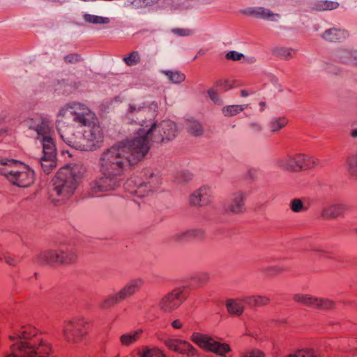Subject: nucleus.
<instances>
[{
  "label": "nucleus",
  "instance_id": "nucleus-1",
  "mask_svg": "<svg viewBox=\"0 0 357 357\" xmlns=\"http://www.w3.org/2000/svg\"><path fill=\"white\" fill-rule=\"evenodd\" d=\"M157 102H130L125 118L138 128L135 135L118 142L102 152L98 165L101 176L89 183L90 197L116 190L121 185V177L131 167L143 160L154 143L169 141L176 136V126L172 121L158 123Z\"/></svg>",
  "mask_w": 357,
  "mask_h": 357
},
{
  "label": "nucleus",
  "instance_id": "nucleus-2",
  "mask_svg": "<svg viewBox=\"0 0 357 357\" xmlns=\"http://www.w3.org/2000/svg\"><path fill=\"white\" fill-rule=\"evenodd\" d=\"M56 128L66 144L81 151L96 149L103 139L96 114L84 103L71 102L61 107L57 114Z\"/></svg>",
  "mask_w": 357,
  "mask_h": 357
},
{
  "label": "nucleus",
  "instance_id": "nucleus-3",
  "mask_svg": "<svg viewBox=\"0 0 357 357\" xmlns=\"http://www.w3.org/2000/svg\"><path fill=\"white\" fill-rule=\"evenodd\" d=\"M9 340L10 352L4 357H53L52 344L32 326L14 328Z\"/></svg>",
  "mask_w": 357,
  "mask_h": 357
},
{
  "label": "nucleus",
  "instance_id": "nucleus-4",
  "mask_svg": "<svg viewBox=\"0 0 357 357\" xmlns=\"http://www.w3.org/2000/svg\"><path fill=\"white\" fill-rule=\"evenodd\" d=\"M27 126L37 133V139L43 146V155L38 162L43 172L48 174L56 167V149L51 137V128L48 122L41 117L31 119Z\"/></svg>",
  "mask_w": 357,
  "mask_h": 357
},
{
  "label": "nucleus",
  "instance_id": "nucleus-5",
  "mask_svg": "<svg viewBox=\"0 0 357 357\" xmlns=\"http://www.w3.org/2000/svg\"><path fill=\"white\" fill-rule=\"evenodd\" d=\"M82 163H75L61 168L53 178L52 195L58 197L57 201H65L73 196L79 181L86 172Z\"/></svg>",
  "mask_w": 357,
  "mask_h": 357
},
{
  "label": "nucleus",
  "instance_id": "nucleus-6",
  "mask_svg": "<svg viewBox=\"0 0 357 357\" xmlns=\"http://www.w3.org/2000/svg\"><path fill=\"white\" fill-rule=\"evenodd\" d=\"M0 174L21 188L29 187L34 181V172L16 160L0 158Z\"/></svg>",
  "mask_w": 357,
  "mask_h": 357
},
{
  "label": "nucleus",
  "instance_id": "nucleus-7",
  "mask_svg": "<svg viewBox=\"0 0 357 357\" xmlns=\"http://www.w3.org/2000/svg\"><path fill=\"white\" fill-rule=\"evenodd\" d=\"M162 183L160 172L154 169L146 168L143 169L138 177L127 181V185H134L135 188L130 192L137 197H142L156 191Z\"/></svg>",
  "mask_w": 357,
  "mask_h": 357
},
{
  "label": "nucleus",
  "instance_id": "nucleus-8",
  "mask_svg": "<svg viewBox=\"0 0 357 357\" xmlns=\"http://www.w3.org/2000/svg\"><path fill=\"white\" fill-rule=\"evenodd\" d=\"M88 321L82 318H73L66 322L63 329L65 339L72 343L80 342L87 333Z\"/></svg>",
  "mask_w": 357,
  "mask_h": 357
},
{
  "label": "nucleus",
  "instance_id": "nucleus-9",
  "mask_svg": "<svg viewBox=\"0 0 357 357\" xmlns=\"http://www.w3.org/2000/svg\"><path fill=\"white\" fill-rule=\"evenodd\" d=\"M188 289V286L179 287L162 296L158 303L159 308L166 313L177 309L186 299Z\"/></svg>",
  "mask_w": 357,
  "mask_h": 357
},
{
  "label": "nucleus",
  "instance_id": "nucleus-10",
  "mask_svg": "<svg viewBox=\"0 0 357 357\" xmlns=\"http://www.w3.org/2000/svg\"><path fill=\"white\" fill-rule=\"evenodd\" d=\"M190 340L200 348L213 351L220 356L225 355L229 351L228 344H221L205 334L194 332L190 337Z\"/></svg>",
  "mask_w": 357,
  "mask_h": 357
},
{
  "label": "nucleus",
  "instance_id": "nucleus-11",
  "mask_svg": "<svg viewBox=\"0 0 357 357\" xmlns=\"http://www.w3.org/2000/svg\"><path fill=\"white\" fill-rule=\"evenodd\" d=\"M293 300L307 307L319 310L333 309L335 306L334 302L331 300L318 298L310 294H296L293 296Z\"/></svg>",
  "mask_w": 357,
  "mask_h": 357
},
{
  "label": "nucleus",
  "instance_id": "nucleus-12",
  "mask_svg": "<svg viewBox=\"0 0 357 357\" xmlns=\"http://www.w3.org/2000/svg\"><path fill=\"white\" fill-rule=\"evenodd\" d=\"M248 193L245 190H238L232 192L228 202L225 205V211L229 213L239 215L246 211L245 201Z\"/></svg>",
  "mask_w": 357,
  "mask_h": 357
},
{
  "label": "nucleus",
  "instance_id": "nucleus-13",
  "mask_svg": "<svg viewBox=\"0 0 357 357\" xmlns=\"http://www.w3.org/2000/svg\"><path fill=\"white\" fill-rule=\"evenodd\" d=\"M213 192L211 188L202 186L194 191L189 197V204L195 207L208 206L212 202Z\"/></svg>",
  "mask_w": 357,
  "mask_h": 357
},
{
  "label": "nucleus",
  "instance_id": "nucleus-14",
  "mask_svg": "<svg viewBox=\"0 0 357 357\" xmlns=\"http://www.w3.org/2000/svg\"><path fill=\"white\" fill-rule=\"evenodd\" d=\"M206 232L201 227H192L180 230L172 236V239L176 243H182L192 240H202L205 238Z\"/></svg>",
  "mask_w": 357,
  "mask_h": 357
},
{
  "label": "nucleus",
  "instance_id": "nucleus-15",
  "mask_svg": "<svg viewBox=\"0 0 357 357\" xmlns=\"http://www.w3.org/2000/svg\"><path fill=\"white\" fill-rule=\"evenodd\" d=\"M241 13L247 16L272 22H276L280 18V14L275 13L264 7H248Z\"/></svg>",
  "mask_w": 357,
  "mask_h": 357
},
{
  "label": "nucleus",
  "instance_id": "nucleus-16",
  "mask_svg": "<svg viewBox=\"0 0 357 357\" xmlns=\"http://www.w3.org/2000/svg\"><path fill=\"white\" fill-rule=\"evenodd\" d=\"M144 284V280L141 278H133L129 280L125 285L116 292L121 301L135 295L139 291Z\"/></svg>",
  "mask_w": 357,
  "mask_h": 357
},
{
  "label": "nucleus",
  "instance_id": "nucleus-17",
  "mask_svg": "<svg viewBox=\"0 0 357 357\" xmlns=\"http://www.w3.org/2000/svg\"><path fill=\"white\" fill-rule=\"evenodd\" d=\"M320 37L328 43H341L349 37V33L345 29L333 27L326 29Z\"/></svg>",
  "mask_w": 357,
  "mask_h": 357
},
{
  "label": "nucleus",
  "instance_id": "nucleus-18",
  "mask_svg": "<svg viewBox=\"0 0 357 357\" xmlns=\"http://www.w3.org/2000/svg\"><path fill=\"white\" fill-rule=\"evenodd\" d=\"M346 208V205L340 202L328 203L323 206L321 217L327 220L335 219L340 216Z\"/></svg>",
  "mask_w": 357,
  "mask_h": 357
},
{
  "label": "nucleus",
  "instance_id": "nucleus-19",
  "mask_svg": "<svg viewBox=\"0 0 357 357\" xmlns=\"http://www.w3.org/2000/svg\"><path fill=\"white\" fill-rule=\"evenodd\" d=\"M356 56L357 50L349 48H338L333 54L335 61L351 66H353Z\"/></svg>",
  "mask_w": 357,
  "mask_h": 357
},
{
  "label": "nucleus",
  "instance_id": "nucleus-20",
  "mask_svg": "<svg viewBox=\"0 0 357 357\" xmlns=\"http://www.w3.org/2000/svg\"><path fill=\"white\" fill-rule=\"evenodd\" d=\"M57 257L56 250H43L36 255L34 259V263L38 265L53 266L57 264Z\"/></svg>",
  "mask_w": 357,
  "mask_h": 357
},
{
  "label": "nucleus",
  "instance_id": "nucleus-21",
  "mask_svg": "<svg viewBox=\"0 0 357 357\" xmlns=\"http://www.w3.org/2000/svg\"><path fill=\"white\" fill-rule=\"evenodd\" d=\"M245 305L244 296L242 298H229L227 300L225 303L227 312L237 317L241 316L243 313Z\"/></svg>",
  "mask_w": 357,
  "mask_h": 357
},
{
  "label": "nucleus",
  "instance_id": "nucleus-22",
  "mask_svg": "<svg viewBox=\"0 0 357 357\" xmlns=\"http://www.w3.org/2000/svg\"><path fill=\"white\" fill-rule=\"evenodd\" d=\"M296 172L305 169L314 167L318 163V160L316 158L302 153L296 154Z\"/></svg>",
  "mask_w": 357,
  "mask_h": 357
},
{
  "label": "nucleus",
  "instance_id": "nucleus-23",
  "mask_svg": "<svg viewBox=\"0 0 357 357\" xmlns=\"http://www.w3.org/2000/svg\"><path fill=\"white\" fill-rule=\"evenodd\" d=\"M276 165L288 172H296V154L287 155L277 159Z\"/></svg>",
  "mask_w": 357,
  "mask_h": 357
},
{
  "label": "nucleus",
  "instance_id": "nucleus-24",
  "mask_svg": "<svg viewBox=\"0 0 357 357\" xmlns=\"http://www.w3.org/2000/svg\"><path fill=\"white\" fill-rule=\"evenodd\" d=\"M142 332V329H137L122 334L119 337L121 344L124 347L132 345L140 338Z\"/></svg>",
  "mask_w": 357,
  "mask_h": 357
},
{
  "label": "nucleus",
  "instance_id": "nucleus-25",
  "mask_svg": "<svg viewBox=\"0 0 357 357\" xmlns=\"http://www.w3.org/2000/svg\"><path fill=\"white\" fill-rule=\"evenodd\" d=\"M57 264H70L75 263L77 260V254L73 250H56Z\"/></svg>",
  "mask_w": 357,
  "mask_h": 357
},
{
  "label": "nucleus",
  "instance_id": "nucleus-26",
  "mask_svg": "<svg viewBox=\"0 0 357 357\" xmlns=\"http://www.w3.org/2000/svg\"><path fill=\"white\" fill-rule=\"evenodd\" d=\"M244 301L249 307L264 306L270 303L268 297L261 295L246 296H244Z\"/></svg>",
  "mask_w": 357,
  "mask_h": 357
},
{
  "label": "nucleus",
  "instance_id": "nucleus-27",
  "mask_svg": "<svg viewBox=\"0 0 357 357\" xmlns=\"http://www.w3.org/2000/svg\"><path fill=\"white\" fill-rule=\"evenodd\" d=\"M160 73L167 77L169 81L175 84L183 82L185 75L178 70H160Z\"/></svg>",
  "mask_w": 357,
  "mask_h": 357
},
{
  "label": "nucleus",
  "instance_id": "nucleus-28",
  "mask_svg": "<svg viewBox=\"0 0 357 357\" xmlns=\"http://www.w3.org/2000/svg\"><path fill=\"white\" fill-rule=\"evenodd\" d=\"M285 357H321V354L314 349L305 348L297 350L295 353L290 354Z\"/></svg>",
  "mask_w": 357,
  "mask_h": 357
},
{
  "label": "nucleus",
  "instance_id": "nucleus-29",
  "mask_svg": "<svg viewBox=\"0 0 357 357\" xmlns=\"http://www.w3.org/2000/svg\"><path fill=\"white\" fill-rule=\"evenodd\" d=\"M85 22L93 24H107L110 23V18L107 17H102L91 14L86 13L83 15Z\"/></svg>",
  "mask_w": 357,
  "mask_h": 357
},
{
  "label": "nucleus",
  "instance_id": "nucleus-30",
  "mask_svg": "<svg viewBox=\"0 0 357 357\" xmlns=\"http://www.w3.org/2000/svg\"><path fill=\"white\" fill-rule=\"evenodd\" d=\"M121 302V300L119 297L117 293L110 294L105 297L100 303L99 306L101 309L105 310L109 309L114 306L115 305Z\"/></svg>",
  "mask_w": 357,
  "mask_h": 357
},
{
  "label": "nucleus",
  "instance_id": "nucleus-31",
  "mask_svg": "<svg viewBox=\"0 0 357 357\" xmlns=\"http://www.w3.org/2000/svg\"><path fill=\"white\" fill-rule=\"evenodd\" d=\"M247 107L248 105H229L224 107L222 112L225 116H233L243 112Z\"/></svg>",
  "mask_w": 357,
  "mask_h": 357
},
{
  "label": "nucleus",
  "instance_id": "nucleus-32",
  "mask_svg": "<svg viewBox=\"0 0 357 357\" xmlns=\"http://www.w3.org/2000/svg\"><path fill=\"white\" fill-rule=\"evenodd\" d=\"M273 53L275 56L284 60L294 57L295 52L289 48L278 47L273 49Z\"/></svg>",
  "mask_w": 357,
  "mask_h": 357
},
{
  "label": "nucleus",
  "instance_id": "nucleus-33",
  "mask_svg": "<svg viewBox=\"0 0 357 357\" xmlns=\"http://www.w3.org/2000/svg\"><path fill=\"white\" fill-rule=\"evenodd\" d=\"M338 6L339 3L337 2L327 0L319 1L314 6L315 9L319 11L332 10L336 9Z\"/></svg>",
  "mask_w": 357,
  "mask_h": 357
},
{
  "label": "nucleus",
  "instance_id": "nucleus-34",
  "mask_svg": "<svg viewBox=\"0 0 357 357\" xmlns=\"http://www.w3.org/2000/svg\"><path fill=\"white\" fill-rule=\"evenodd\" d=\"M288 123L284 117H280L273 119L269 123L270 131L273 133L277 132L282 129Z\"/></svg>",
  "mask_w": 357,
  "mask_h": 357
},
{
  "label": "nucleus",
  "instance_id": "nucleus-35",
  "mask_svg": "<svg viewBox=\"0 0 357 357\" xmlns=\"http://www.w3.org/2000/svg\"><path fill=\"white\" fill-rule=\"evenodd\" d=\"M188 131L195 136H199L203 134L204 130L202 124L196 120H189L187 123Z\"/></svg>",
  "mask_w": 357,
  "mask_h": 357
},
{
  "label": "nucleus",
  "instance_id": "nucleus-36",
  "mask_svg": "<svg viewBox=\"0 0 357 357\" xmlns=\"http://www.w3.org/2000/svg\"><path fill=\"white\" fill-rule=\"evenodd\" d=\"M347 170L351 176L357 177V153L347 158Z\"/></svg>",
  "mask_w": 357,
  "mask_h": 357
},
{
  "label": "nucleus",
  "instance_id": "nucleus-37",
  "mask_svg": "<svg viewBox=\"0 0 357 357\" xmlns=\"http://www.w3.org/2000/svg\"><path fill=\"white\" fill-rule=\"evenodd\" d=\"M192 175L188 171H178L174 175V181L179 184L192 179Z\"/></svg>",
  "mask_w": 357,
  "mask_h": 357
},
{
  "label": "nucleus",
  "instance_id": "nucleus-38",
  "mask_svg": "<svg viewBox=\"0 0 357 357\" xmlns=\"http://www.w3.org/2000/svg\"><path fill=\"white\" fill-rule=\"evenodd\" d=\"M140 61L139 54L137 51L130 52L129 56L123 58V61L128 66H132L137 64Z\"/></svg>",
  "mask_w": 357,
  "mask_h": 357
},
{
  "label": "nucleus",
  "instance_id": "nucleus-39",
  "mask_svg": "<svg viewBox=\"0 0 357 357\" xmlns=\"http://www.w3.org/2000/svg\"><path fill=\"white\" fill-rule=\"evenodd\" d=\"M289 207L294 213H300L307 210V208L304 206L302 200L300 199H293L291 200Z\"/></svg>",
  "mask_w": 357,
  "mask_h": 357
},
{
  "label": "nucleus",
  "instance_id": "nucleus-40",
  "mask_svg": "<svg viewBox=\"0 0 357 357\" xmlns=\"http://www.w3.org/2000/svg\"><path fill=\"white\" fill-rule=\"evenodd\" d=\"M139 354V357H165V356L157 349H145Z\"/></svg>",
  "mask_w": 357,
  "mask_h": 357
},
{
  "label": "nucleus",
  "instance_id": "nucleus-41",
  "mask_svg": "<svg viewBox=\"0 0 357 357\" xmlns=\"http://www.w3.org/2000/svg\"><path fill=\"white\" fill-rule=\"evenodd\" d=\"M284 268L279 266H270L263 269V272L268 276H275L281 273Z\"/></svg>",
  "mask_w": 357,
  "mask_h": 357
},
{
  "label": "nucleus",
  "instance_id": "nucleus-42",
  "mask_svg": "<svg viewBox=\"0 0 357 357\" xmlns=\"http://www.w3.org/2000/svg\"><path fill=\"white\" fill-rule=\"evenodd\" d=\"M209 276L206 273H199L195 274L191 277L192 280L199 285H202L208 280Z\"/></svg>",
  "mask_w": 357,
  "mask_h": 357
},
{
  "label": "nucleus",
  "instance_id": "nucleus-43",
  "mask_svg": "<svg viewBox=\"0 0 357 357\" xmlns=\"http://www.w3.org/2000/svg\"><path fill=\"white\" fill-rule=\"evenodd\" d=\"M181 340L178 339H166L164 340L165 344L170 349L177 351L178 346L181 344Z\"/></svg>",
  "mask_w": 357,
  "mask_h": 357
},
{
  "label": "nucleus",
  "instance_id": "nucleus-44",
  "mask_svg": "<svg viewBox=\"0 0 357 357\" xmlns=\"http://www.w3.org/2000/svg\"><path fill=\"white\" fill-rule=\"evenodd\" d=\"M208 96L210 97L211 100L216 105H222V100L220 98L218 93L217 91H215L213 89H210L208 91Z\"/></svg>",
  "mask_w": 357,
  "mask_h": 357
},
{
  "label": "nucleus",
  "instance_id": "nucleus-45",
  "mask_svg": "<svg viewBox=\"0 0 357 357\" xmlns=\"http://www.w3.org/2000/svg\"><path fill=\"white\" fill-rule=\"evenodd\" d=\"M171 31L178 36H188L192 34V31L188 29L174 28Z\"/></svg>",
  "mask_w": 357,
  "mask_h": 357
},
{
  "label": "nucleus",
  "instance_id": "nucleus-46",
  "mask_svg": "<svg viewBox=\"0 0 357 357\" xmlns=\"http://www.w3.org/2000/svg\"><path fill=\"white\" fill-rule=\"evenodd\" d=\"M226 59L232 61H239L244 57V55L236 51H229L226 54Z\"/></svg>",
  "mask_w": 357,
  "mask_h": 357
},
{
  "label": "nucleus",
  "instance_id": "nucleus-47",
  "mask_svg": "<svg viewBox=\"0 0 357 357\" xmlns=\"http://www.w3.org/2000/svg\"><path fill=\"white\" fill-rule=\"evenodd\" d=\"M248 127L255 133H261L263 131V126L259 122L251 121L249 123Z\"/></svg>",
  "mask_w": 357,
  "mask_h": 357
},
{
  "label": "nucleus",
  "instance_id": "nucleus-48",
  "mask_svg": "<svg viewBox=\"0 0 357 357\" xmlns=\"http://www.w3.org/2000/svg\"><path fill=\"white\" fill-rule=\"evenodd\" d=\"M241 357H264V355L258 349H252L243 353Z\"/></svg>",
  "mask_w": 357,
  "mask_h": 357
},
{
  "label": "nucleus",
  "instance_id": "nucleus-49",
  "mask_svg": "<svg viewBox=\"0 0 357 357\" xmlns=\"http://www.w3.org/2000/svg\"><path fill=\"white\" fill-rule=\"evenodd\" d=\"M66 63H75L81 61V56L77 54H70L64 57Z\"/></svg>",
  "mask_w": 357,
  "mask_h": 357
},
{
  "label": "nucleus",
  "instance_id": "nucleus-50",
  "mask_svg": "<svg viewBox=\"0 0 357 357\" xmlns=\"http://www.w3.org/2000/svg\"><path fill=\"white\" fill-rule=\"evenodd\" d=\"M3 259L5 262L10 266H15L18 262L17 259L10 255H4Z\"/></svg>",
  "mask_w": 357,
  "mask_h": 357
},
{
  "label": "nucleus",
  "instance_id": "nucleus-51",
  "mask_svg": "<svg viewBox=\"0 0 357 357\" xmlns=\"http://www.w3.org/2000/svg\"><path fill=\"white\" fill-rule=\"evenodd\" d=\"M216 85L220 88L221 90L226 91L230 89L232 86L227 80H220L216 83Z\"/></svg>",
  "mask_w": 357,
  "mask_h": 357
},
{
  "label": "nucleus",
  "instance_id": "nucleus-52",
  "mask_svg": "<svg viewBox=\"0 0 357 357\" xmlns=\"http://www.w3.org/2000/svg\"><path fill=\"white\" fill-rule=\"evenodd\" d=\"M180 342H181V344L178 347L177 352L182 354H186L188 352V349H187L186 344H190V343L187 341L181 340Z\"/></svg>",
  "mask_w": 357,
  "mask_h": 357
},
{
  "label": "nucleus",
  "instance_id": "nucleus-53",
  "mask_svg": "<svg viewBox=\"0 0 357 357\" xmlns=\"http://www.w3.org/2000/svg\"><path fill=\"white\" fill-rule=\"evenodd\" d=\"M132 4V8L134 9H139L144 8V0H132L131 2Z\"/></svg>",
  "mask_w": 357,
  "mask_h": 357
},
{
  "label": "nucleus",
  "instance_id": "nucleus-54",
  "mask_svg": "<svg viewBox=\"0 0 357 357\" xmlns=\"http://www.w3.org/2000/svg\"><path fill=\"white\" fill-rule=\"evenodd\" d=\"M188 352L186 354L190 356H196L198 354V351L190 344H187Z\"/></svg>",
  "mask_w": 357,
  "mask_h": 357
},
{
  "label": "nucleus",
  "instance_id": "nucleus-55",
  "mask_svg": "<svg viewBox=\"0 0 357 357\" xmlns=\"http://www.w3.org/2000/svg\"><path fill=\"white\" fill-rule=\"evenodd\" d=\"M342 352H350L352 355H356L357 354V348H347L344 346H342L340 349Z\"/></svg>",
  "mask_w": 357,
  "mask_h": 357
},
{
  "label": "nucleus",
  "instance_id": "nucleus-56",
  "mask_svg": "<svg viewBox=\"0 0 357 357\" xmlns=\"http://www.w3.org/2000/svg\"><path fill=\"white\" fill-rule=\"evenodd\" d=\"M172 326L175 329H180L183 326V324L181 320L176 319L172 322Z\"/></svg>",
  "mask_w": 357,
  "mask_h": 357
},
{
  "label": "nucleus",
  "instance_id": "nucleus-57",
  "mask_svg": "<svg viewBox=\"0 0 357 357\" xmlns=\"http://www.w3.org/2000/svg\"><path fill=\"white\" fill-rule=\"evenodd\" d=\"M144 7L146 8L156 4L159 1V0H144Z\"/></svg>",
  "mask_w": 357,
  "mask_h": 357
},
{
  "label": "nucleus",
  "instance_id": "nucleus-58",
  "mask_svg": "<svg viewBox=\"0 0 357 357\" xmlns=\"http://www.w3.org/2000/svg\"><path fill=\"white\" fill-rule=\"evenodd\" d=\"M319 252L321 254V257H322L324 258H326V259H333L332 257L330 255V252L325 251V250H319Z\"/></svg>",
  "mask_w": 357,
  "mask_h": 357
},
{
  "label": "nucleus",
  "instance_id": "nucleus-59",
  "mask_svg": "<svg viewBox=\"0 0 357 357\" xmlns=\"http://www.w3.org/2000/svg\"><path fill=\"white\" fill-rule=\"evenodd\" d=\"M349 135L351 138L356 139L357 142V128L351 129L350 130Z\"/></svg>",
  "mask_w": 357,
  "mask_h": 357
},
{
  "label": "nucleus",
  "instance_id": "nucleus-60",
  "mask_svg": "<svg viewBox=\"0 0 357 357\" xmlns=\"http://www.w3.org/2000/svg\"><path fill=\"white\" fill-rule=\"evenodd\" d=\"M256 170L255 169H250L248 171V176L250 178H253L254 177V174L256 173Z\"/></svg>",
  "mask_w": 357,
  "mask_h": 357
},
{
  "label": "nucleus",
  "instance_id": "nucleus-61",
  "mask_svg": "<svg viewBox=\"0 0 357 357\" xmlns=\"http://www.w3.org/2000/svg\"><path fill=\"white\" fill-rule=\"evenodd\" d=\"M131 2H132V0H126L123 3V7L132 8V4Z\"/></svg>",
  "mask_w": 357,
  "mask_h": 357
},
{
  "label": "nucleus",
  "instance_id": "nucleus-62",
  "mask_svg": "<svg viewBox=\"0 0 357 357\" xmlns=\"http://www.w3.org/2000/svg\"><path fill=\"white\" fill-rule=\"evenodd\" d=\"M260 109L261 111H264L266 107V103L264 102H259Z\"/></svg>",
  "mask_w": 357,
  "mask_h": 357
},
{
  "label": "nucleus",
  "instance_id": "nucleus-63",
  "mask_svg": "<svg viewBox=\"0 0 357 357\" xmlns=\"http://www.w3.org/2000/svg\"><path fill=\"white\" fill-rule=\"evenodd\" d=\"M241 96H243V97H247L249 95L248 91L245 90H241Z\"/></svg>",
  "mask_w": 357,
  "mask_h": 357
},
{
  "label": "nucleus",
  "instance_id": "nucleus-64",
  "mask_svg": "<svg viewBox=\"0 0 357 357\" xmlns=\"http://www.w3.org/2000/svg\"><path fill=\"white\" fill-rule=\"evenodd\" d=\"M6 130L5 129H0V137L6 133Z\"/></svg>",
  "mask_w": 357,
  "mask_h": 357
}]
</instances>
